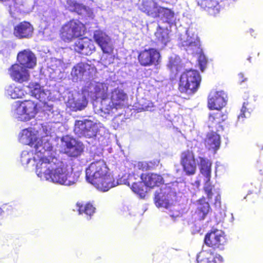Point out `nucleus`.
<instances>
[{
	"label": "nucleus",
	"mask_w": 263,
	"mask_h": 263,
	"mask_svg": "<svg viewBox=\"0 0 263 263\" xmlns=\"http://www.w3.org/2000/svg\"><path fill=\"white\" fill-rule=\"evenodd\" d=\"M1 208L2 209V212H7L8 214L10 213L13 209V206L9 204H4Z\"/></svg>",
	"instance_id": "obj_48"
},
{
	"label": "nucleus",
	"mask_w": 263,
	"mask_h": 263,
	"mask_svg": "<svg viewBox=\"0 0 263 263\" xmlns=\"http://www.w3.org/2000/svg\"><path fill=\"white\" fill-rule=\"evenodd\" d=\"M111 87L109 96L107 97L102 102L93 103V109L96 114L103 118H107L110 114L114 112V110L122 108L125 106L127 96L123 90L118 87Z\"/></svg>",
	"instance_id": "obj_3"
},
{
	"label": "nucleus",
	"mask_w": 263,
	"mask_h": 263,
	"mask_svg": "<svg viewBox=\"0 0 263 263\" xmlns=\"http://www.w3.org/2000/svg\"><path fill=\"white\" fill-rule=\"evenodd\" d=\"M5 95L11 99L23 98L28 95L26 87L16 86L14 84L7 85L5 87Z\"/></svg>",
	"instance_id": "obj_28"
},
{
	"label": "nucleus",
	"mask_w": 263,
	"mask_h": 263,
	"mask_svg": "<svg viewBox=\"0 0 263 263\" xmlns=\"http://www.w3.org/2000/svg\"><path fill=\"white\" fill-rule=\"evenodd\" d=\"M87 104V102L84 96L78 95L77 97H68L67 102V106L73 111L81 110L85 108Z\"/></svg>",
	"instance_id": "obj_31"
},
{
	"label": "nucleus",
	"mask_w": 263,
	"mask_h": 263,
	"mask_svg": "<svg viewBox=\"0 0 263 263\" xmlns=\"http://www.w3.org/2000/svg\"><path fill=\"white\" fill-rule=\"evenodd\" d=\"M164 181V178L161 175L150 173L146 176L144 183L148 187L152 188L155 186H159Z\"/></svg>",
	"instance_id": "obj_35"
},
{
	"label": "nucleus",
	"mask_w": 263,
	"mask_h": 263,
	"mask_svg": "<svg viewBox=\"0 0 263 263\" xmlns=\"http://www.w3.org/2000/svg\"><path fill=\"white\" fill-rule=\"evenodd\" d=\"M198 5L213 16L218 14L222 8L219 0H200L198 1Z\"/></svg>",
	"instance_id": "obj_29"
},
{
	"label": "nucleus",
	"mask_w": 263,
	"mask_h": 263,
	"mask_svg": "<svg viewBox=\"0 0 263 263\" xmlns=\"http://www.w3.org/2000/svg\"><path fill=\"white\" fill-rule=\"evenodd\" d=\"M227 119V115L220 110L211 113L209 115L208 126L209 128H215L218 132L223 129L222 122Z\"/></svg>",
	"instance_id": "obj_27"
},
{
	"label": "nucleus",
	"mask_w": 263,
	"mask_h": 263,
	"mask_svg": "<svg viewBox=\"0 0 263 263\" xmlns=\"http://www.w3.org/2000/svg\"><path fill=\"white\" fill-rule=\"evenodd\" d=\"M33 27L28 22H23L14 27L13 34L18 39H29L33 34Z\"/></svg>",
	"instance_id": "obj_25"
},
{
	"label": "nucleus",
	"mask_w": 263,
	"mask_h": 263,
	"mask_svg": "<svg viewBox=\"0 0 263 263\" xmlns=\"http://www.w3.org/2000/svg\"><path fill=\"white\" fill-rule=\"evenodd\" d=\"M159 163V161H158V160H155L154 161V166H157L158 165Z\"/></svg>",
	"instance_id": "obj_50"
},
{
	"label": "nucleus",
	"mask_w": 263,
	"mask_h": 263,
	"mask_svg": "<svg viewBox=\"0 0 263 263\" xmlns=\"http://www.w3.org/2000/svg\"><path fill=\"white\" fill-rule=\"evenodd\" d=\"M64 64L59 59H52L48 67L54 72H61L64 70Z\"/></svg>",
	"instance_id": "obj_40"
},
{
	"label": "nucleus",
	"mask_w": 263,
	"mask_h": 263,
	"mask_svg": "<svg viewBox=\"0 0 263 263\" xmlns=\"http://www.w3.org/2000/svg\"><path fill=\"white\" fill-rule=\"evenodd\" d=\"M198 55V61L200 67V69L202 71H203L205 68V66L207 63V60L205 56L201 52L199 53H195Z\"/></svg>",
	"instance_id": "obj_44"
},
{
	"label": "nucleus",
	"mask_w": 263,
	"mask_h": 263,
	"mask_svg": "<svg viewBox=\"0 0 263 263\" xmlns=\"http://www.w3.org/2000/svg\"><path fill=\"white\" fill-rule=\"evenodd\" d=\"M51 150L23 151L20 161L24 166H35L37 176L42 180L66 186L75 184L80 173H72V168L52 155Z\"/></svg>",
	"instance_id": "obj_1"
},
{
	"label": "nucleus",
	"mask_w": 263,
	"mask_h": 263,
	"mask_svg": "<svg viewBox=\"0 0 263 263\" xmlns=\"http://www.w3.org/2000/svg\"><path fill=\"white\" fill-rule=\"evenodd\" d=\"M28 95H31L40 101H45L49 94L48 90L45 91L41 87L38 83H30L26 87Z\"/></svg>",
	"instance_id": "obj_30"
},
{
	"label": "nucleus",
	"mask_w": 263,
	"mask_h": 263,
	"mask_svg": "<svg viewBox=\"0 0 263 263\" xmlns=\"http://www.w3.org/2000/svg\"><path fill=\"white\" fill-rule=\"evenodd\" d=\"M85 173L86 181L98 190L106 192L112 188L111 175L104 160L92 162L86 168Z\"/></svg>",
	"instance_id": "obj_2"
},
{
	"label": "nucleus",
	"mask_w": 263,
	"mask_h": 263,
	"mask_svg": "<svg viewBox=\"0 0 263 263\" xmlns=\"http://www.w3.org/2000/svg\"><path fill=\"white\" fill-rule=\"evenodd\" d=\"M117 85L116 82L111 80H106L103 83L91 81L84 87L83 95L84 96L89 97L94 101L100 99L101 102H102L109 96V93L108 92L109 89Z\"/></svg>",
	"instance_id": "obj_6"
},
{
	"label": "nucleus",
	"mask_w": 263,
	"mask_h": 263,
	"mask_svg": "<svg viewBox=\"0 0 263 263\" xmlns=\"http://www.w3.org/2000/svg\"><path fill=\"white\" fill-rule=\"evenodd\" d=\"M93 39L104 53H109L112 51V41L105 32L101 30H95L93 32Z\"/></svg>",
	"instance_id": "obj_18"
},
{
	"label": "nucleus",
	"mask_w": 263,
	"mask_h": 263,
	"mask_svg": "<svg viewBox=\"0 0 263 263\" xmlns=\"http://www.w3.org/2000/svg\"><path fill=\"white\" fill-rule=\"evenodd\" d=\"M197 261L198 263H222L223 258L215 253L213 249H205L203 247L202 250L197 256Z\"/></svg>",
	"instance_id": "obj_21"
},
{
	"label": "nucleus",
	"mask_w": 263,
	"mask_h": 263,
	"mask_svg": "<svg viewBox=\"0 0 263 263\" xmlns=\"http://www.w3.org/2000/svg\"><path fill=\"white\" fill-rule=\"evenodd\" d=\"M212 192L213 193L212 197L210 198H209L208 196H207V197L208 198L209 201L210 202H212L213 196H214V204H215V206H220V195L219 194V193L218 192H215V190L214 189H213V186H212ZM205 194H207L206 193H205ZM206 196H208V195H206Z\"/></svg>",
	"instance_id": "obj_45"
},
{
	"label": "nucleus",
	"mask_w": 263,
	"mask_h": 263,
	"mask_svg": "<svg viewBox=\"0 0 263 263\" xmlns=\"http://www.w3.org/2000/svg\"><path fill=\"white\" fill-rule=\"evenodd\" d=\"M11 78L15 82L19 83L27 82L30 80L29 70L19 64L12 65L8 70Z\"/></svg>",
	"instance_id": "obj_17"
},
{
	"label": "nucleus",
	"mask_w": 263,
	"mask_h": 263,
	"mask_svg": "<svg viewBox=\"0 0 263 263\" xmlns=\"http://www.w3.org/2000/svg\"><path fill=\"white\" fill-rule=\"evenodd\" d=\"M84 25L78 20H72L64 24L60 29V36L65 42H70L73 39L84 34Z\"/></svg>",
	"instance_id": "obj_10"
},
{
	"label": "nucleus",
	"mask_w": 263,
	"mask_h": 263,
	"mask_svg": "<svg viewBox=\"0 0 263 263\" xmlns=\"http://www.w3.org/2000/svg\"><path fill=\"white\" fill-rule=\"evenodd\" d=\"M227 95L223 91H212L208 99V106L211 109L219 110L227 102Z\"/></svg>",
	"instance_id": "obj_20"
},
{
	"label": "nucleus",
	"mask_w": 263,
	"mask_h": 263,
	"mask_svg": "<svg viewBox=\"0 0 263 263\" xmlns=\"http://www.w3.org/2000/svg\"><path fill=\"white\" fill-rule=\"evenodd\" d=\"M11 51L12 47L9 43L4 41H0V53L8 57L11 54Z\"/></svg>",
	"instance_id": "obj_42"
},
{
	"label": "nucleus",
	"mask_w": 263,
	"mask_h": 263,
	"mask_svg": "<svg viewBox=\"0 0 263 263\" xmlns=\"http://www.w3.org/2000/svg\"><path fill=\"white\" fill-rule=\"evenodd\" d=\"M249 105L248 102H244L243 104V106L241 109L240 113L238 116V120L240 121V120L243 121L245 118H247L250 115V108H247Z\"/></svg>",
	"instance_id": "obj_43"
},
{
	"label": "nucleus",
	"mask_w": 263,
	"mask_h": 263,
	"mask_svg": "<svg viewBox=\"0 0 263 263\" xmlns=\"http://www.w3.org/2000/svg\"><path fill=\"white\" fill-rule=\"evenodd\" d=\"M95 67L87 63L80 62L74 65L71 71L70 79L73 82L85 81L93 79Z\"/></svg>",
	"instance_id": "obj_12"
},
{
	"label": "nucleus",
	"mask_w": 263,
	"mask_h": 263,
	"mask_svg": "<svg viewBox=\"0 0 263 263\" xmlns=\"http://www.w3.org/2000/svg\"><path fill=\"white\" fill-rule=\"evenodd\" d=\"M129 179L128 180H127L125 176L122 177V178L117 179L116 181H115L114 179L113 178L112 176H111V183H112V187H115L119 184H127L128 186L130 185V182L129 181Z\"/></svg>",
	"instance_id": "obj_46"
},
{
	"label": "nucleus",
	"mask_w": 263,
	"mask_h": 263,
	"mask_svg": "<svg viewBox=\"0 0 263 263\" xmlns=\"http://www.w3.org/2000/svg\"><path fill=\"white\" fill-rule=\"evenodd\" d=\"M225 216H226V214L224 213V214H223V217H224Z\"/></svg>",
	"instance_id": "obj_53"
},
{
	"label": "nucleus",
	"mask_w": 263,
	"mask_h": 263,
	"mask_svg": "<svg viewBox=\"0 0 263 263\" xmlns=\"http://www.w3.org/2000/svg\"><path fill=\"white\" fill-rule=\"evenodd\" d=\"M238 77H239V80L241 81V83L243 82L246 80V79H243L244 76H243V74L242 73H240L238 74Z\"/></svg>",
	"instance_id": "obj_49"
},
{
	"label": "nucleus",
	"mask_w": 263,
	"mask_h": 263,
	"mask_svg": "<svg viewBox=\"0 0 263 263\" xmlns=\"http://www.w3.org/2000/svg\"><path fill=\"white\" fill-rule=\"evenodd\" d=\"M39 132L34 128L29 127L22 130L19 135L21 143L33 147L37 152L41 150H51L52 146L47 138L40 139Z\"/></svg>",
	"instance_id": "obj_7"
},
{
	"label": "nucleus",
	"mask_w": 263,
	"mask_h": 263,
	"mask_svg": "<svg viewBox=\"0 0 263 263\" xmlns=\"http://www.w3.org/2000/svg\"><path fill=\"white\" fill-rule=\"evenodd\" d=\"M199 166L201 174L204 176V190L208 195L209 198L212 196V185L210 182L211 177V165L210 161L207 158L199 157Z\"/></svg>",
	"instance_id": "obj_15"
},
{
	"label": "nucleus",
	"mask_w": 263,
	"mask_h": 263,
	"mask_svg": "<svg viewBox=\"0 0 263 263\" xmlns=\"http://www.w3.org/2000/svg\"><path fill=\"white\" fill-rule=\"evenodd\" d=\"M52 18V20H54V16H53L52 17V18Z\"/></svg>",
	"instance_id": "obj_52"
},
{
	"label": "nucleus",
	"mask_w": 263,
	"mask_h": 263,
	"mask_svg": "<svg viewBox=\"0 0 263 263\" xmlns=\"http://www.w3.org/2000/svg\"><path fill=\"white\" fill-rule=\"evenodd\" d=\"M142 110L143 111H153L154 110V105L151 101H147L142 105Z\"/></svg>",
	"instance_id": "obj_47"
},
{
	"label": "nucleus",
	"mask_w": 263,
	"mask_h": 263,
	"mask_svg": "<svg viewBox=\"0 0 263 263\" xmlns=\"http://www.w3.org/2000/svg\"><path fill=\"white\" fill-rule=\"evenodd\" d=\"M45 118L51 123H59L62 121V117L58 109H54L53 106H48L44 110Z\"/></svg>",
	"instance_id": "obj_34"
},
{
	"label": "nucleus",
	"mask_w": 263,
	"mask_h": 263,
	"mask_svg": "<svg viewBox=\"0 0 263 263\" xmlns=\"http://www.w3.org/2000/svg\"><path fill=\"white\" fill-rule=\"evenodd\" d=\"M19 64L26 68H33L36 64L35 55L29 50H24L17 54Z\"/></svg>",
	"instance_id": "obj_26"
},
{
	"label": "nucleus",
	"mask_w": 263,
	"mask_h": 263,
	"mask_svg": "<svg viewBox=\"0 0 263 263\" xmlns=\"http://www.w3.org/2000/svg\"><path fill=\"white\" fill-rule=\"evenodd\" d=\"M147 187L145 183L138 182L133 183L131 189L134 193L139 195L140 198H142L145 196Z\"/></svg>",
	"instance_id": "obj_38"
},
{
	"label": "nucleus",
	"mask_w": 263,
	"mask_h": 263,
	"mask_svg": "<svg viewBox=\"0 0 263 263\" xmlns=\"http://www.w3.org/2000/svg\"><path fill=\"white\" fill-rule=\"evenodd\" d=\"M197 210L199 212L200 217L204 219L210 210V205L208 202L205 201V198H202L197 201Z\"/></svg>",
	"instance_id": "obj_39"
},
{
	"label": "nucleus",
	"mask_w": 263,
	"mask_h": 263,
	"mask_svg": "<svg viewBox=\"0 0 263 263\" xmlns=\"http://www.w3.org/2000/svg\"><path fill=\"white\" fill-rule=\"evenodd\" d=\"M224 232L219 230L215 229L208 233L204 238L205 244L209 247L222 249L223 246L226 243Z\"/></svg>",
	"instance_id": "obj_16"
},
{
	"label": "nucleus",
	"mask_w": 263,
	"mask_h": 263,
	"mask_svg": "<svg viewBox=\"0 0 263 263\" xmlns=\"http://www.w3.org/2000/svg\"><path fill=\"white\" fill-rule=\"evenodd\" d=\"M179 44L189 54H194L201 51L197 31L193 28H189L184 34L181 35Z\"/></svg>",
	"instance_id": "obj_11"
},
{
	"label": "nucleus",
	"mask_w": 263,
	"mask_h": 263,
	"mask_svg": "<svg viewBox=\"0 0 263 263\" xmlns=\"http://www.w3.org/2000/svg\"><path fill=\"white\" fill-rule=\"evenodd\" d=\"M157 41L165 45L170 41L169 31L166 28L158 27L155 33Z\"/></svg>",
	"instance_id": "obj_36"
},
{
	"label": "nucleus",
	"mask_w": 263,
	"mask_h": 263,
	"mask_svg": "<svg viewBox=\"0 0 263 263\" xmlns=\"http://www.w3.org/2000/svg\"><path fill=\"white\" fill-rule=\"evenodd\" d=\"M61 144L64 153L70 157H78L82 153L84 148L82 143L68 136L62 137Z\"/></svg>",
	"instance_id": "obj_14"
},
{
	"label": "nucleus",
	"mask_w": 263,
	"mask_h": 263,
	"mask_svg": "<svg viewBox=\"0 0 263 263\" xmlns=\"http://www.w3.org/2000/svg\"><path fill=\"white\" fill-rule=\"evenodd\" d=\"M74 50L82 54L90 55L95 50V46L93 42L88 39H80L73 45Z\"/></svg>",
	"instance_id": "obj_24"
},
{
	"label": "nucleus",
	"mask_w": 263,
	"mask_h": 263,
	"mask_svg": "<svg viewBox=\"0 0 263 263\" xmlns=\"http://www.w3.org/2000/svg\"><path fill=\"white\" fill-rule=\"evenodd\" d=\"M201 77L198 71L190 69L182 73L180 78L179 90L186 96L194 93L198 89Z\"/></svg>",
	"instance_id": "obj_8"
},
{
	"label": "nucleus",
	"mask_w": 263,
	"mask_h": 263,
	"mask_svg": "<svg viewBox=\"0 0 263 263\" xmlns=\"http://www.w3.org/2000/svg\"><path fill=\"white\" fill-rule=\"evenodd\" d=\"M77 207L78 208V211L80 214H85L86 216L90 217L95 212V208L90 203H87L85 204H82L81 203H77Z\"/></svg>",
	"instance_id": "obj_37"
},
{
	"label": "nucleus",
	"mask_w": 263,
	"mask_h": 263,
	"mask_svg": "<svg viewBox=\"0 0 263 263\" xmlns=\"http://www.w3.org/2000/svg\"><path fill=\"white\" fill-rule=\"evenodd\" d=\"M220 143V136L219 134L214 132L207 134L205 139V145L209 150L216 152L219 148Z\"/></svg>",
	"instance_id": "obj_32"
},
{
	"label": "nucleus",
	"mask_w": 263,
	"mask_h": 263,
	"mask_svg": "<svg viewBox=\"0 0 263 263\" xmlns=\"http://www.w3.org/2000/svg\"><path fill=\"white\" fill-rule=\"evenodd\" d=\"M196 183H197V184L198 185H199V181H197V182H196Z\"/></svg>",
	"instance_id": "obj_51"
},
{
	"label": "nucleus",
	"mask_w": 263,
	"mask_h": 263,
	"mask_svg": "<svg viewBox=\"0 0 263 263\" xmlns=\"http://www.w3.org/2000/svg\"><path fill=\"white\" fill-rule=\"evenodd\" d=\"M42 132L44 133L45 135H43L41 138H40V139L47 138L48 139V142H49V136L54 132V129L52 128V125L50 123L43 124L42 125V127L40 129L41 135L42 134Z\"/></svg>",
	"instance_id": "obj_41"
},
{
	"label": "nucleus",
	"mask_w": 263,
	"mask_h": 263,
	"mask_svg": "<svg viewBox=\"0 0 263 263\" xmlns=\"http://www.w3.org/2000/svg\"><path fill=\"white\" fill-rule=\"evenodd\" d=\"M160 57V53L156 49L151 48L142 51L139 55L138 59L141 65L147 66L156 64Z\"/></svg>",
	"instance_id": "obj_23"
},
{
	"label": "nucleus",
	"mask_w": 263,
	"mask_h": 263,
	"mask_svg": "<svg viewBox=\"0 0 263 263\" xmlns=\"http://www.w3.org/2000/svg\"><path fill=\"white\" fill-rule=\"evenodd\" d=\"M13 116L22 121H27L33 118L36 112V104L30 100L15 102L12 107Z\"/></svg>",
	"instance_id": "obj_9"
},
{
	"label": "nucleus",
	"mask_w": 263,
	"mask_h": 263,
	"mask_svg": "<svg viewBox=\"0 0 263 263\" xmlns=\"http://www.w3.org/2000/svg\"><path fill=\"white\" fill-rule=\"evenodd\" d=\"M139 9L147 15L158 17L163 22L173 24L175 20L174 12L171 9L162 7L152 0L143 1L139 6Z\"/></svg>",
	"instance_id": "obj_5"
},
{
	"label": "nucleus",
	"mask_w": 263,
	"mask_h": 263,
	"mask_svg": "<svg viewBox=\"0 0 263 263\" xmlns=\"http://www.w3.org/2000/svg\"><path fill=\"white\" fill-rule=\"evenodd\" d=\"M167 67L172 73L176 74L182 70L183 64L180 57L176 54H173L168 58Z\"/></svg>",
	"instance_id": "obj_33"
},
{
	"label": "nucleus",
	"mask_w": 263,
	"mask_h": 263,
	"mask_svg": "<svg viewBox=\"0 0 263 263\" xmlns=\"http://www.w3.org/2000/svg\"><path fill=\"white\" fill-rule=\"evenodd\" d=\"M66 7L69 11L76 12L86 19H93L95 16L91 9L74 0H67Z\"/></svg>",
	"instance_id": "obj_22"
},
{
	"label": "nucleus",
	"mask_w": 263,
	"mask_h": 263,
	"mask_svg": "<svg viewBox=\"0 0 263 263\" xmlns=\"http://www.w3.org/2000/svg\"><path fill=\"white\" fill-rule=\"evenodd\" d=\"M98 132V125L91 120L84 119L75 121L74 132L80 137H96Z\"/></svg>",
	"instance_id": "obj_13"
},
{
	"label": "nucleus",
	"mask_w": 263,
	"mask_h": 263,
	"mask_svg": "<svg viewBox=\"0 0 263 263\" xmlns=\"http://www.w3.org/2000/svg\"><path fill=\"white\" fill-rule=\"evenodd\" d=\"M180 163L186 175L190 176L195 174L196 163L194 155L192 151L188 150L182 153Z\"/></svg>",
	"instance_id": "obj_19"
},
{
	"label": "nucleus",
	"mask_w": 263,
	"mask_h": 263,
	"mask_svg": "<svg viewBox=\"0 0 263 263\" xmlns=\"http://www.w3.org/2000/svg\"><path fill=\"white\" fill-rule=\"evenodd\" d=\"M175 196V191L171 188L170 183H166L163 184L158 189L155 194V202L157 207L164 208L168 210V214L172 217H177L179 216L180 213L175 210V206L172 205L173 197Z\"/></svg>",
	"instance_id": "obj_4"
}]
</instances>
